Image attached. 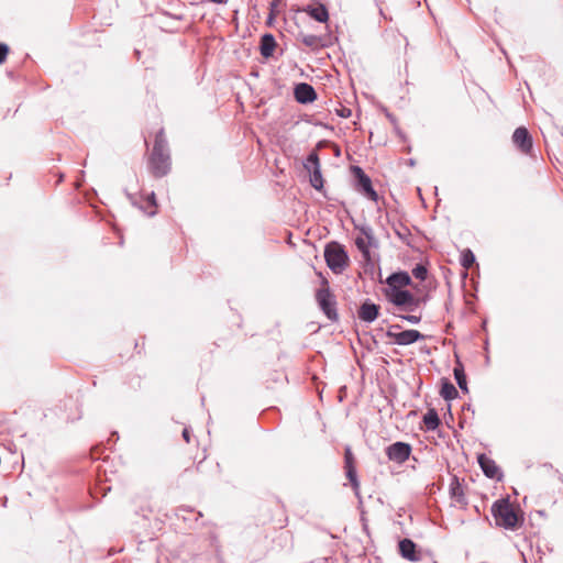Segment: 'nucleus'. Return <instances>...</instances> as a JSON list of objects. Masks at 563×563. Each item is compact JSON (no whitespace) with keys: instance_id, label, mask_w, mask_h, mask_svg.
Instances as JSON below:
<instances>
[{"instance_id":"7ed1b4c3","label":"nucleus","mask_w":563,"mask_h":563,"mask_svg":"<svg viewBox=\"0 0 563 563\" xmlns=\"http://www.w3.org/2000/svg\"><path fill=\"white\" fill-rule=\"evenodd\" d=\"M168 156L162 150L159 142L154 144L151 156V168L156 176H164L168 172Z\"/></svg>"},{"instance_id":"f3484780","label":"nucleus","mask_w":563,"mask_h":563,"mask_svg":"<svg viewBox=\"0 0 563 563\" xmlns=\"http://www.w3.org/2000/svg\"><path fill=\"white\" fill-rule=\"evenodd\" d=\"M399 551L405 559L410 561L418 559L416 555V544L409 539H404L399 542Z\"/></svg>"},{"instance_id":"423d86ee","label":"nucleus","mask_w":563,"mask_h":563,"mask_svg":"<svg viewBox=\"0 0 563 563\" xmlns=\"http://www.w3.org/2000/svg\"><path fill=\"white\" fill-rule=\"evenodd\" d=\"M387 336L393 341V343L398 345H409L423 339V335L418 330L413 329L401 332H394L389 330L387 332Z\"/></svg>"},{"instance_id":"412c9836","label":"nucleus","mask_w":563,"mask_h":563,"mask_svg":"<svg viewBox=\"0 0 563 563\" xmlns=\"http://www.w3.org/2000/svg\"><path fill=\"white\" fill-rule=\"evenodd\" d=\"M440 394L444 399L451 400L457 396V390L453 384H451L449 382H444L442 384Z\"/></svg>"},{"instance_id":"0eeeda50","label":"nucleus","mask_w":563,"mask_h":563,"mask_svg":"<svg viewBox=\"0 0 563 563\" xmlns=\"http://www.w3.org/2000/svg\"><path fill=\"white\" fill-rule=\"evenodd\" d=\"M344 462H345V472H346V477L349 478L351 485H352V488L353 490L355 492L356 495H358L360 493V482L357 479V476H356V470H355V466H354V456H353V453H352V450L350 446H346L345 448V452H344Z\"/></svg>"},{"instance_id":"4468645a","label":"nucleus","mask_w":563,"mask_h":563,"mask_svg":"<svg viewBox=\"0 0 563 563\" xmlns=\"http://www.w3.org/2000/svg\"><path fill=\"white\" fill-rule=\"evenodd\" d=\"M478 463L485 473L486 476L490 478H495L499 475V470L495 462L487 457L486 455L482 454L478 456Z\"/></svg>"},{"instance_id":"393cba45","label":"nucleus","mask_w":563,"mask_h":563,"mask_svg":"<svg viewBox=\"0 0 563 563\" xmlns=\"http://www.w3.org/2000/svg\"><path fill=\"white\" fill-rule=\"evenodd\" d=\"M474 261H475L474 254L470 250H467L463 253L462 264L464 267H466V268L471 267V265L474 263Z\"/></svg>"},{"instance_id":"7c9ffc66","label":"nucleus","mask_w":563,"mask_h":563,"mask_svg":"<svg viewBox=\"0 0 563 563\" xmlns=\"http://www.w3.org/2000/svg\"><path fill=\"white\" fill-rule=\"evenodd\" d=\"M150 202H151L152 206H155V196H154L153 192L151 194Z\"/></svg>"},{"instance_id":"1a4fd4ad","label":"nucleus","mask_w":563,"mask_h":563,"mask_svg":"<svg viewBox=\"0 0 563 563\" xmlns=\"http://www.w3.org/2000/svg\"><path fill=\"white\" fill-rule=\"evenodd\" d=\"M389 299L396 306H415L416 299L408 290L390 289Z\"/></svg>"},{"instance_id":"f257e3e1","label":"nucleus","mask_w":563,"mask_h":563,"mask_svg":"<svg viewBox=\"0 0 563 563\" xmlns=\"http://www.w3.org/2000/svg\"><path fill=\"white\" fill-rule=\"evenodd\" d=\"M492 512L497 526L506 529H515L518 522V516L512 505L506 500H497L493 507Z\"/></svg>"},{"instance_id":"9b49d317","label":"nucleus","mask_w":563,"mask_h":563,"mask_svg":"<svg viewBox=\"0 0 563 563\" xmlns=\"http://www.w3.org/2000/svg\"><path fill=\"white\" fill-rule=\"evenodd\" d=\"M295 98L300 103L312 102L316 98L314 89L308 84H299L295 88Z\"/></svg>"},{"instance_id":"f8f14e48","label":"nucleus","mask_w":563,"mask_h":563,"mask_svg":"<svg viewBox=\"0 0 563 563\" xmlns=\"http://www.w3.org/2000/svg\"><path fill=\"white\" fill-rule=\"evenodd\" d=\"M303 12L309 14L312 19L318 22H327L329 19V13L325 5L321 3L309 4L302 9Z\"/></svg>"},{"instance_id":"39448f33","label":"nucleus","mask_w":563,"mask_h":563,"mask_svg":"<svg viewBox=\"0 0 563 563\" xmlns=\"http://www.w3.org/2000/svg\"><path fill=\"white\" fill-rule=\"evenodd\" d=\"M317 301L322 309V311L327 314L330 320L336 319V311L334 309V302L332 299V295L328 287H323L317 291L316 295Z\"/></svg>"},{"instance_id":"6e6552de","label":"nucleus","mask_w":563,"mask_h":563,"mask_svg":"<svg viewBox=\"0 0 563 563\" xmlns=\"http://www.w3.org/2000/svg\"><path fill=\"white\" fill-rule=\"evenodd\" d=\"M515 145L522 152L528 154L532 147V139L526 128H518L512 135Z\"/></svg>"},{"instance_id":"6ab92c4d","label":"nucleus","mask_w":563,"mask_h":563,"mask_svg":"<svg viewBox=\"0 0 563 563\" xmlns=\"http://www.w3.org/2000/svg\"><path fill=\"white\" fill-rule=\"evenodd\" d=\"M450 495L456 503H465L464 489L456 477H453L450 484Z\"/></svg>"},{"instance_id":"c756f323","label":"nucleus","mask_w":563,"mask_h":563,"mask_svg":"<svg viewBox=\"0 0 563 563\" xmlns=\"http://www.w3.org/2000/svg\"><path fill=\"white\" fill-rule=\"evenodd\" d=\"M183 438L185 439V441L188 443L190 441V433H189V430L188 429H185L183 431Z\"/></svg>"},{"instance_id":"aec40b11","label":"nucleus","mask_w":563,"mask_h":563,"mask_svg":"<svg viewBox=\"0 0 563 563\" xmlns=\"http://www.w3.org/2000/svg\"><path fill=\"white\" fill-rule=\"evenodd\" d=\"M423 423L427 430H435L440 424V419L434 409H429L423 416Z\"/></svg>"},{"instance_id":"a878e982","label":"nucleus","mask_w":563,"mask_h":563,"mask_svg":"<svg viewBox=\"0 0 563 563\" xmlns=\"http://www.w3.org/2000/svg\"><path fill=\"white\" fill-rule=\"evenodd\" d=\"M8 46L4 44H0V64H2L8 55Z\"/></svg>"},{"instance_id":"ddd939ff","label":"nucleus","mask_w":563,"mask_h":563,"mask_svg":"<svg viewBox=\"0 0 563 563\" xmlns=\"http://www.w3.org/2000/svg\"><path fill=\"white\" fill-rule=\"evenodd\" d=\"M357 177H358V186L363 194L368 197L371 200H377V194L372 187L371 179L362 172L361 168H356Z\"/></svg>"},{"instance_id":"2eb2a0df","label":"nucleus","mask_w":563,"mask_h":563,"mask_svg":"<svg viewBox=\"0 0 563 563\" xmlns=\"http://www.w3.org/2000/svg\"><path fill=\"white\" fill-rule=\"evenodd\" d=\"M378 316V307L374 303H363L360 311L358 317L363 321L373 322Z\"/></svg>"},{"instance_id":"cd10ccee","label":"nucleus","mask_w":563,"mask_h":563,"mask_svg":"<svg viewBox=\"0 0 563 563\" xmlns=\"http://www.w3.org/2000/svg\"><path fill=\"white\" fill-rule=\"evenodd\" d=\"M314 41H316V37H314V36H312V35H309V36H305V37H303V43H305L306 45H308V46L313 45Z\"/></svg>"},{"instance_id":"2f4dec72","label":"nucleus","mask_w":563,"mask_h":563,"mask_svg":"<svg viewBox=\"0 0 563 563\" xmlns=\"http://www.w3.org/2000/svg\"><path fill=\"white\" fill-rule=\"evenodd\" d=\"M349 113H350V110H347V113H345V110H343V111L341 112V115H342V117H347V114H349Z\"/></svg>"},{"instance_id":"b1692460","label":"nucleus","mask_w":563,"mask_h":563,"mask_svg":"<svg viewBox=\"0 0 563 563\" xmlns=\"http://www.w3.org/2000/svg\"><path fill=\"white\" fill-rule=\"evenodd\" d=\"M368 238L358 236L355 240V244L360 251H362L365 255H368Z\"/></svg>"},{"instance_id":"bb28decb","label":"nucleus","mask_w":563,"mask_h":563,"mask_svg":"<svg viewBox=\"0 0 563 563\" xmlns=\"http://www.w3.org/2000/svg\"><path fill=\"white\" fill-rule=\"evenodd\" d=\"M159 142V145L162 147L163 151H165V144H164V139H163V131H161L157 135H156V141H155V144Z\"/></svg>"},{"instance_id":"9d476101","label":"nucleus","mask_w":563,"mask_h":563,"mask_svg":"<svg viewBox=\"0 0 563 563\" xmlns=\"http://www.w3.org/2000/svg\"><path fill=\"white\" fill-rule=\"evenodd\" d=\"M307 163H308L307 167L312 168L311 176H310L311 185L316 189H320L323 185V180H322V176H321V172H320V167H319L318 156L316 154H310L307 159Z\"/></svg>"},{"instance_id":"c85d7f7f","label":"nucleus","mask_w":563,"mask_h":563,"mask_svg":"<svg viewBox=\"0 0 563 563\" xmlns=\"http://www.w3.org/2000/svg\"><path fill=\"white\" fill-rule=\"evenodd\" d=\"M404 319H406L407 321H409L411 323H418L420 321V317H417V316H406V317H404Z\"/></svg>"},{"instance_id":"4be33fe9","label":"nucleus","mask_w":563,"mask_h":563,"mask_svg":"<svg viewBox=\"0 0 563 563\" xmlns=\"http://www.w3.org/2000/svg\"><path fill=\"white\" fill-rule=\"evenodd\" d=\"M454 376H455V379H456V383H457L459 387L462 390L467 391L466 377H465L463 368L455 367L454 368Z\"/></svg>"},{"instance_id":"a211bd4d","label":"nucleus","mask_w":563,"mask_h":563,"mask_svg":"<svg viewBox=\"0 0 563 563\" xmlns=\"http://www.w3.org/2000/svg\"><path fill=\"white\" fill-rule=\"evenodd\" d=\"M276 46L275 38L272 34H265L261 38V54L264 57H271Z\"/></svg>"},{"instance_id":"f03ea898","label":"nucleus","mask_w":563,"mask_h":563,"mask_svg":"<svg viewBox=\"0 0 563 563\" xmlns=\"http://www.w3.org/2000/svg\"><path fill=\"white\" fill-rule=\"evenodd\" d=\"M324 258L329 268L335 274H341L349 264V256L344 247L336 242H331L325 246Z\"/></svg>"},{"instance_id":"5701e85b","label":"nucleus","mask_w":563,"mask_h":563,"mask_svg":"<svg viewBox=\"0 0 563 563\" xmlns=\"http://www.w3.org/2000/svg\"><path fill=\"white\" fill-rule=\"evenodd\" d=\"M427 274H428L427 268L423 265H417L412 269L413 277L417 279H420V280H424L427 277Z\"/></svg>"},{"instance_id":"20e7f679","label":"nucleus","mask_w":563,"mask_h":563,"mask_svg":"<svg viewBox=\"0 0 563 563\" xmlns=\"http://www.w3.org/2000/svg\"><path fill=\"white\" fill-rule=\"evenodd\" d=\"M411 453V446L405 442H396L386 449L388 459L395 463L402 464Z\"/></svg>"},{"instance_id":"dca6fc26","label":"nucleus","mask_w":563,"mask_h":563,"mask_svg":"<svg viewBox=\"0 0 563 563\" xmlns=\"http://www.w3.org/2000/svg\"><path fill=\"white\" fill-rule=\"evenodd\" d=\"M410 282L411 279L407 273H396L387 279L390 289H401V287L408 286Z\"/></svg>"}]
</instances>
